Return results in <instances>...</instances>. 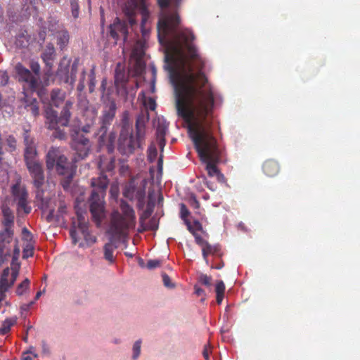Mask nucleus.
<instances>
[{
  "instance_id": "obj_1",
  "label": "nucleus",
  "mask_w": 360,
  "mask_h": 360,
  "mask_svg": "<svg viewBox=\"0 0 360 360\" xmlns=\"http://www.w3.org/2000/svg\"><path fill=\"white\" fill-rule=\"evenodd\" d=\"M214 94L202 71L188 74L176 86V108L178 115L188 124V129L200 160L205 163L210 177L219 182L224 176L217 165L223 160L224 150L217 143L212 131Z\"/></svg>"
},
{
  "instance_id": "obj_2",
  "label": "nucleus",
  "mask_w": 360,
  "mask_h": 360,
  "mask_svg": "<svg viewBox=\"0 0 360 360\" xmlns=\"http://www.w3.org/2000/svg\"><path fill=\"white\" fill-rule=\"evenodd\" d=\"M162 10L158 25V36L161 44H167L165 51V69L171 77L186 79L188 74L198 75L205 66L204 60L200 56L193 44L195 36L193 32L181 26V17L177 11L168 7L170 0H157Z\"/></svg>"
},
{
  "instance_id": "obj_3",
  "label": "nucleus",
  "mask_w": 360,
  "mask_h": 360,
  "mask_svg": "<svg viewBox=\"0 0 360 360\" xmlns=\"http://www.w3.org/2000/svg\"><path fill=\"white\" fill-rule=\"evenodd\" d=\"M120 209L122 214L117 211L112 214L108 230L110 237L103 247L104 258L110 264L115 262L113 252L118 248V243L135 226L136 217L133 208L127 202L122 201Z\"/></svg>"
},
{
  "instance_id": "obj_4",
  "label": "nucleus",
  "mask_w": 360,
  "mask_h": 360,
  "mask_svg": "<svg viewBox=\"0 0 360 360\" xmlns=\"http://www.w3.org/2000/svg\"><path fill=\"white\" fill-rule=\"evenodd\" d=\"M98 167L101 171V174L97 178L91 179V186L94 189L89 199V202L90 212L93 220L98 226L105 217L103 199L109 183L108 176L104 173L114 169V158H107L104 156H101L98 162Z\"/></svg>"
},
{
  "instance_id": "obj_5",
  "label": "nucleus",
  "mask_w": 360,
  "mask_h": 360,
  "mask_svg": "<svg viewBox=\"0 0 360 360\" xmlns=\"http://www.w3.org/2000/svg\"><path fill=\"white\" fill-rule=\"evenodd\" d=\"M150 119L148 111L141 112L135 123V137L129 127H122L118 138L117 149L125 155L134 153L136 148H142L146 136V124Z\"/></svg>"
},
{
  "instance_id": "obj_6",
  "label": "nucleus",
  "mask_w": 360,
  "mask_h": 360,
  "mask_svg": "<svg viewBox=\"0 0 360 360\" xmlns=\"http://www.w3.org/2000/svg\"><path fill=\"white\" fill-rule=\"evenodd\" d=\"M46 165L47 169L54 168L58 175L63 176L61 185L64 189H68L75 176L76 167L61 153L58 148L52 147L46 155Z\"/></svg>"
},
{
  "instance_id": "obj_7",
  "label": "nucleus",
  "mask_w": 360,
  "mask_h": 360,
  "mask_svg": "<svg viewBox=\"0 0 360 360\" xmlns=\"http://www.w3.org/2000/svg\"><path fill=\"white\" fill-rule=\"evenodd\" d=\"M137 9L138 2L136 0H127L122 8L127 22L119 18H115L113 22L109 25L108 36L114 39L115 43L119 40H122L123 42L127 41L129 33L128 24L131 27L136 24Z\"/></svg>"
},
{
  "instance_id": "obj_8",
  "label": "nucleus",
  "mask_w": 360,
  "mask_h": 360,
  "mask_svg": "<svg viewBox=\"0 0 360 360\" xmlns=\"http://www.w3.org/2000/svg\"><path fill=\"white\" fill-rule=\"evenodd\" d=\"M146 180L142 181L139 186H136L134 180H131L124 187L123 195L130 200H137V208L143 210L145 206Z\"/></svg>"
},
{
  "instance_id": "obj_9",
  "label": "nucleus",
  "mask_w": 360,
  "mask_h": 360,
  "mask_svg": "<svg viewBox=\"0 0 360 360\" xmlns=\"http://www.w3.org/2000/svg\"><path fill=\"white\" fill-rule=\"evenodd\" d=\"M15 71L19 82L23 84V89L32 92L37 91L39 85L38 77L33 75L31 71L26 68L22 63H18L15 66Z\"/></svg>"
},
{
  "instance_id": "obj_10",
  "label": "nucleus",
  "mask_w": 360,
  "mask_h": 360,
  "mask_svg": "<svg viewBox=\"0 0 360 360\" xmlns=\"http://www.w3.org/2000/svg\"><path fill=\"white\" fill-rule=\"evenodd\" d=\"M11 194L13 200L17 202L18 210H22L25 214H30L32 207L29 205L28 193L25 186L21 184V178L19 176L16 182L11 186Z\"/></svg>"
},
{
  "instance_id": "obj_11",
  "label": "nucleus",
  "mask_w": 360,
  "mask_h": 360,
  "mask_svg": "<svg viewBox=\"0 0 360 360\" xmlns=\"http://www.w3.org/2000/svg\"><path fill=\"white\" fill-rule=\"evenodd\" d=\"M71 136V147L75 151L78 158L84 159L87 157L91 148L89 139L85 137L79 131H74Z\"/></svg>"
},
{
  "instance_id": "obj_12",
  "label": "nucleus",
  "mask_w": 360,
  "mask_h": 360,
  "mask_svg": "<svg viewBox=\"0 0 360 360\" xmlns=\"http://www.w3.org/2000/svg\"><path fill=\"white\" fill-rule=\"evenodd\" d=\"M117 105L115 101H110L104 107L103 114L101 118V127L99 128L98 134L100 136L99 139H103L106 135L108 127L112 124L116 114Z\"/></svg>"
},
{
  "instance_id": "obj_13",
  "label": "nucleus",
  "mask_w": 360,
  "mask_h": 360,
  "mask_svg": "<svg viewBox=\"0 0 360 360\" xmlns=\"http://www.w3.org/2000/svg\"><path fill=\"white\" fill-rule=\"evenodd\" d=\"M23 141L25 146L24 151V160L25 165H29L38 162L37 160V150L34 143V140L31 137L30 130L24 128L23 129Z\"/></svg>"
},
{
  "instance_id": "obj_14",
  "label": "nucleus",
  "mask_w": 360,
  "mask_h": 360,
  "mask_svg": "<svg viewBox=\"0 0 360 360\" xmlns=\"http://www.w3.org/2000/svg\"><path fill=\"white\" fill-rule=\"evenodd\" d=\"M26 167L32 177L34 186L38 190L41 189L45 182V175L42 165L38 162Z\"/></svg>"
},
{
  "instance_id": "obj_15",
  "label": "nucleus",
  "mask_w": 360,
  "mask_h": 360,
  "mask_svg": "<svg viewBox=\"0 0 360 360\" xmlns=\"http://www.w3.org/2000/svg\"><path fill=\"white\" fill-rule=\"evenodd\" d=\"M77 65L78 63L77 61H75L71 67V75L69 76L68 75V65H65L64 68H63V63H60L58 70V75L60 77L62 80L65 83H69L72 87L73 86V84L76 79V72L77 70Z\"/></svg>"
},
{
  "instance_id": "obj_16",
  "label": "nucleus",
  "mask_w": 360,
  "mask_h": 360,
  "mask_svg": "<svg viewBox=\"0 0 360 360\" xmlns=\"http://www.w3.org/2000/svg\"><path fill=\"white\" fill-rule=\"evenodd\" d=\"M45 124L49 129H56L60 125L59 117L58 112L53 109H47L46 110V122Z\"/></svg>"
},
{
  "instance_id": "obj_17",
  "label": "nucleus",
  "mask_w": 360,
  "mask_h": 360,
  "mask_svg": "<svg viewBox=\"0 0 360 360\" xmlns=\"http://www.w3.org/2000/svg\"><path fill=\"white\" fill-rule=\"evenodd\" d=\"M73 103L71 101H67L63 108L60 115L59 116V123L62 127H67L69 124L71 112L70 110L72 108Z\"/></svg>"
},
{
  "instance_id": "obj_18",
  "label": "nucleus",
  "mask_w": 360,
  "mask_h": 360,
  "mask_svg": "<svg viewBox=\"0 0 360 360\" xmlns=\"http://www.w3.org/2000/svg\"><path fill=\"white\" fill-rule=\"evenodd\" d=\"M77 229L81 231L86 240L90 241L91 243H95L96 241V237L89 235L88 225L82 214L77 215Z\"/></svg>"
},
{
  "instance_id": "obj_19",
  "label": "nucleus",
  "mask_w": 360,
  "mask_h": 360,
  "mask_svg": "<svg viewBox=\"0 0 360 360\" xmlns=\"http://www.w3.org/2000/svg\"><path fill=\"white\" fill-rule=\"evenodd\" d=\"M56 57V50L53 45L49 43L46 45L45 50L41 54V58L46 66L51 68L53 66V61Z\"/></svg>"
},
{
  "instance_id": "obj_20",
  "label": "nucleus",
  "mask_w": 360,
  "mask_h": 360,
  "mask_svg": "<svg viewBox=\"0 0 360 360\" xmlns=\"http://www.w3.org/2000/svg\"><path fill=\"white\" fill-rule=\"evenodd\" d=\"M202 257L207 264L208 263L207 257L209 255H212L214 256H217V257H221L222 256L220 245H212L209 243H207L202 248Z\"/></svg>"
},
{
  "instance_id": "obj_21",
  "label": "nucleus",
  "mask_w": 360,
  "mask_h": 360,
  "mask_svg": "<svg viewBox=\"0 0 360 360\" xmlns=\"http://www.w3.org/2000/svg\"><path fill=\"white\" fill-rule=\"evenodd\" d=\"M144 54L143 44L140 41H137L132 50L131 56L136 58V65L140 70L143 68L142 58Z\"/></svg>"
},
{
  "instance_id": "obj_22",
  "label": "nucleus",
  "mask_w": 360,
  "mask_h": 360,
  "mask_svg": "<svg viewBox=\"0 0 360 360\" xmlns=\"http://www.w3.org/2000/svg\"><path fill=\"white\" fill-rule=\"evenodd\" d=\"M262 169L266 176L273 177L278 173L279 165L276 161L268 160L263 164Z\"/></svg>"
},
{
  "instance_id": "obj_23",
  "label": "nucleus",
  "mask_w": 360,
  "mask_h": 360,
  "mask_svg": "<svg viewBox=\"0 0 360 360\" xmlns=\"http://www.w3.org/2000/svg\"><path fill=\"white\" fill-rule=\"evenodd\" d=\"M2 214L3 220L1 224L3 226L13 229L15 217L13 211L8 206H3Z\"/></svg>"
},
{
  "instance_id": "obj_24",
  "label": "nucleus",
  "mask_w": 360,
  "mask_h": 360,
  "mask_svg": "<svg viewBox=\"0 0 360 360\" xmlns=\"http://www.w3.org/2000/svg\"><path fill=\"white\" fill-rule=\"evenodd\" d=\"M56 37V43L60 50H63L69 44L70 34L65 28H62L55 34Z\"/></svg>"
},
{
  "instance_id": "obj_25",
  "label": "nucleus",
  "mask_w": 360,
  "mask_h": 360,
  "mask_svg": "<svg viewBox=\"0 0 360 360\" xmlns=\"http://www.w3.org/2000/svg\"><path fill=\"white\" fill-rule=\"evenodd\" d=\"M51 105L58 107L65 99L66 94L60 89H53L50 94Z\"/></svg>"
},
{
  "instance_id": "obj_26",
  "label": "nucleus",
  "mask_w": 360,
  "mask_h": 360,
  "mask_svg": "<svg viewBox=\"0 0 360 360\" xmlns=\"http://www.w3.org/2000/svg\"><path fill=\"white\" fill-rule=\"evenodd\" d=\"M14 234L13 229L4 227L0 231V244L7 245L11 243Z\"/></svg>"
},
{
  "instance_id": "obj_27",
  "label": "nucleus",
  "mask_w": 360,
  "mask_h": 360,
  "mask_svg": "<svg viewBox=\"0 0 360 360\" xmlns=\"http://www.w3.org/2000/svg\"><path fill=\"white\" fill-rule=\"evenodd\" d=\"M225 284L223 281H217L215 284L216 300L218 304H221L225 292Z\"/></svg>"
},
{
  "instance_id": "obj_28",
  "label": "nucleus",
  "mask_w": 360,
  "mask_h": 360,
  "mask_svg": "<svg viewBox=\"0 0 360 360\" xmlns=\"http://www.w3.org/2000/svg\"><path fill=\"white\" fill-rule=\"evenodd\" d=\"M127 81V77L125 74V71L124 69H122L120 65L118 64L115 69V82L116 84H122L126 83Z\"/></svg>"
},
{
  "instance_id": "obj_29",
  "label": "nucleus",
  "mask_w": 360,
  "mask_h": 360,
  "mask_svg": "<svg viewBox=\"0 0 360 360\" xmlns=\"http://www.w3.org/2000/svg\"><path fill=\"white\" fill-rule=\"evenodd\" d=\"M17 318H8L4 321L1 326L0 327V335H6L8 333L13 326L16 323Z\"/></svg>"
},
{
  "instance_id": "obj_30",
  "label": "nucleus",
  "mask_w": 360,
  "mask_h": 360,
  "mask_svg": "<svg viewBox=\"0 0 360 360\" xmlns=\"http://www.w3.org/2000/svg\"><path fill=\"white\" fill-rule=\"evenodd\" d=\"M190 215V212L188 210L187 207L185 204L181 203L180 205V217L184 221L185 224L187 226V229L190 232H193V228L191 224V222L188 219V216Z\"/></svg>"
},
{
  "instance_id": "obj_31",
  "label": "nucleus",
  "mask_w": 360,
  "mask_h": 360,
  "mask_svg": "<svg viewBox=\"0 0 360 360\" xmlns=\"http://www.w3.org/2000/svg\"><path fill=\"white\" fill-rule=\"evenodd\" d=\"M48 30L53 34H55L59 32L62 28H65L63 25L58 23V21L53 18H50L48 21Z\"/></svg>"
},
{
  "instance_id": "obj_32",
  "label": "nucleus",
  "mask_w": 360,
  "mask_h": 360,
  "mask_svg": "<svg viewBox=\"0 0 360 360\" xmlns=\"http://www.w3.org/2000/svg\"><path fill=\"white\" fill-rule=\"evenodd\" d=\"M8 275V269H6L4 271L1 278L0 279V290L7 291L8 288L12 285L11 283H8L7 276Z\"/></svg>"
},
{
  "instance_id": "obj_33",
  "label": "nucleus",
  "mask_w": 360,
  "mask_h": 360,
  "mask_svg": "<svg viewBox=\"0 0 360 360\" xmlns=\"http://www.w3.org/2000/svg\"><path fill=\"white\" fill-rule=\"evenodd\" d=\"M25 107L27 108V110L30 111L32 115L34 117L39 115V109L37 101L35 98L32 99L30 103L25 105Z\"/></svg>"
},
{
  "instance_id": "obj_34",
  "label": "nucleus",
  "mask_w": 360,
  "mask_h": 360,
  "mask_svg": "<svg viewBox=\"0 0 360 360\" xmlns=\"http://www.w3.org/2000/svg\"><path fill=\"white\" fill-rule=\"evenodd\" d=\"M89 90L90 93H92L94 91L96 86V74H95V68L94 67L91 68L90 72L89 74Z\"/></svg>"
},
{
  "instance_id": "obj_35",
  "label": "nucleus",
  "mask_w": 360,
  "mask_h": 360,
  "mask_svg": "<svg viewBox=\"0 0 360 360\" xmlns=\"http://www.w3.org/2000/svg\"><path fill=\"white\" fill-rule=\"evenodd\" d=\"M30 285V280L25 278L21 283H20L15 290L18 295H22L28 289Z\"/></svg>"
},
{
  "instance_id": "obj_36",
  "label": "nucleus",
  "mask_w": 360,
  "mask_h": 360,
  "mask_svg": "<svg viewBox=\"0 0 360 360\" xmlns=\"http://www.w3.org/2000/svg\"><path fill=\"white\" fill-rule=\"evenodd\" d=\"M167 131V125L165 123H160L158 122V124L156 129V137L157 138H165Z\"/></svg>"
},
{
  "instance_id": "obj_37",
  "label": "nucleus",
  "mask_w": 360,
  "mask_h": 360,
  "mask_svg": "<svg viewBox=\"0 0 360 360\" xmlns=\"http://www.w3.org/2000/svg\"><path fill=\"white\" fill-rule=\"evenodd\" d=\"M6 143L9 148V151L12 152L16 149L17 141L13 135H9L6 137Z\"/></svg>"
},
{
  "instance_id": "obj_38",
  "label": "nucleus",
  "mask_w": 360,
  "mask_h": 360,
  "mask_svg": "<svg viewBox=\"0 0 360 360\" xmlns=\"http://www.w3.org/2000/svg\"><path fill=\"white\" fill-rule=\"evenodd\" d=\"M153 203H151L150 201L148 202L147 208L146 209V210L143 211V214L140 217L141 221L145 220L151 215L153 211Z\"/></svg>"
},
{
  "instance_id": "obj_39",
  "label": "nucleus",
  "mask_w": 360,
  "mask_h": 360,
  "mask_svg": "<svg viewBox=\"0 0 360 360\" xmlns=\"http://www.w3.org/2000/svg\"><path fill=\"white\" fill-rule=\"evenodd\" d=\"M199 282L207 288L212 285V277L206 274H201L198 278Z\"/></svg>"
},
{
  "instance_id": "obj_40",
  "label": "nucleus",
  "mask_w": 360,
  "mask_h": 360,
  "mask_svg": "<svg viewBox=\"0 0 360 360\" xmlns=\"http://www.w3.org/2000/svg\"><path fill=\"white\" fill-rule=\"evenodd\" d=\"M72 15L75 18H77L79 13V7L77 0H70Z\"/></svg>"
},
{
  "instance_id": "obj_41",
  "label": "nucleus",
  "mask_w": 360,
  "mask_h": 360,
  "mask_svg": "<svg viewBox=\"0 0 360 360\" xmlns=\"http://www.w3.org/2000/svg\"><path fill=\"white\" fill-rule=\"evenodd\" d=\"M30 68L31 69V72L40 79V65L39 63L37 61H32L30 63Z\"/></svg>"
},
{
  "instance_id": "obj_42",
  "label": "nucleus",
  "mask_w": 360,
  "mask_h": 360,
  "mask_svg": "<svg viewBox=\"0 0 360 360\" xmlns=\"http://www.w3.org/2000/svg\"><path fill=\"white\" fill-rule=\"evenodd\" d=\"M148 160L150 162L154 161L158 155V151H157L155 146L153 144H151L148 149Z\"/></svg>"
},
{
  "instance_id": "obj_43",
  "label": "nucleus",
  "mask_w": 360,
  "mask_h": 360,
  "mask_svg": "<svg viewBox=\"0 0 360 360\" xmlns=\"http://www.w3.org/2000/svg\"><path fill=\"white\" fill-rule=\"evenodd\" d=\"M141 340H137L135 342L134 346H133V359L135 360L136 359L141 352Z\"/></svg>"
},
{
  "instance_id": "obj_44",
  "label": "nucleus",
  "mask_w": 360,
  "mask_h": 360,
  "mask_svg": "<svg viewBox=\"0 0 360 360\" xmlns=\"http://www.w3.org/2000/svg\"><path fill=\"white\" fill-rule=\"evenodd\" d=\"M195 238V243L202 247V248L208 243L207 241L205 240L201 236L196 233L195 231L193 229V232H191Z\"/></svg>"
},
{
  "instance_id": "obj_45",
  "label": "nucleus",
  "mask_w": 360,
  "mask_h": 360,
  "mask_svg": "<svg viewBox=\"0 0 360 360\" xmlns=\"http://www.w3.org/2000/svg\"><path fill=\"white\" fill-rule=\"evenodd\" d=\"M161 263H162L161 260H159V259H150V260L148 261L147 264H146V267L148 269H154L155 268H158V267L160 266Z\"/></svg>"
},
{
  "instance_id": "obj_46",
  "label": "nucleus",
  "mask_w": 360,
  "mask_h": 360,
  "mask_svg": "<svg viewBox=\"0 0 360 360\" xmlns=\"http://www.w3.org/2000/svg\"><path fill=\"white\" fill-rule=\"evenodd\" d=\"M85 77H86V71L83 70L81 74V77L79 79V82L77 85V89L78 91L82 92L85 88Z\"/></svg>"
},
{
  "instance_id": "obj_47",
  "label": "nucleus",
  "mask_w": 360,
  "mask_h": 360,
  "mask_svg": "<svg viewBox=\"0 0 360 360\" xmlns=\"http://www.w3.org/2000/svg\"><path fill=\"white\" fill-rule=\"evenodd\" d=\"M162 281H163L164 285L165 287L169 288H172L174 287V284L172 282L169 276L167 274L163 273L162 274Z\"/></svg>"
},
{
  "instance_id": "obj_48",
  "label": "nucleus",
  "mask_w": 360,
  "mask_h": 360,
  "mask_svg": "<svg viewBox=\"0 0 360 360\" xmlns=\"http://www.w3.org/2000/svg\"><path fill=\"white\" fill-rule=\"evenodd\" d=\"M76 229L75 223H74L73 226L70 230V235L72 240V243L75 245L78 242L77 231Z\"/></svg>"
},
{
  "instance_id": "obj_49",
  "label": "nucleus",
  "mask_w": 360,
  "mask_h": 360,
  "mask_svg": "<svg viewBox=\"0 0 360 360\" xmlns=\"http://www.w3.org/2000/svg\"><path fill=\"white\" fill-rule=\"evenodd\" d=\"M145 105L150 110H155L156 108L155 101L153 98L150 97L145 102Z\"/></svg>"
},
{
  "instance_id": "obj_50",
  "label": "nucleus",
  "mask_w": 360,
  "mask_h": 360,
  "mask_svg": "<svg viewBox=\"0 0 360 360\" xmlns=\"http://www.w3.org/2000/svg\"><path fill=\"white\" fill-rule=\"evenodd\" d=\"M203 182L205 184H206L207 187L211 191H214L217 188V185L214 183L207 181V178L205 176L203 177Z\"/></svg>"
},
{
  "instance_id": "obj_51",
  "label": "nucleus",
  "mask_w": 360,
  "mask_h": 360,
  "mask_svg": "<svg viewBox=\"0 0 360 360\" xmlns=\"http://www.w3.org/2000/svg\"><path fill=\"white\" fill-rule=\"evenodd\" d=\"M122 122V127L124 126L126 127H127L128 122H129V112L128 111H124L123 112Z\"/></svg>"
},
{
  "instance_id": "obj_52",
  "label": "nucleus",
  "mask_w": 360,
  "mask_h": 360,
  "mask_svg": "<svg viewBox=\"0 0 360 360\" xmlns=\"http://www.w3.org/2000/svg\"><path fill=\"white\" fill-rule=\"evenodd\" d=\"M58 128V127H57ZM56 130V132H55V137L56 138H58L59 139H64L66 136L65 135V133L58 129H55Z\"/></svg>"
},
{
  "instance_id": "obj_53",
  "label": "nucleus",
  "mask_w": 360,
  "mask_h": 360,
  "mask_svg": "<svg viewBox=\"0 0 360 360\" xmlns=\"http://www.w3.org/2000/svg\"><path fill=\"white\" fill-rule=\"evenodd\" d=\"M9 77L6 72H4L1 75V81L0 83L1 85L5 86L8 82Z\"/></svg>"
},
{
  "instance_id": "obj_54",
  "label": "nucleus",
  "mask_w": 360,
  "mask_h": 360,
  "mask_svg": "<svg viewBox=\"0 0 360 360\" xmlns=\"http://www.w3.org/2000/svg\"><path fill=\"white\" fill-rule=\"evenodd\" d=\"M210 352V348L207 345H205L204 349L202 351V355L205 360H210L209 353Z\"/></svg>"
},
{
  "instance_id": "obj_55",
  "label": "nucleus",
  "mask_w": 360,
  "mask_h": 360,
  "mask_svg": "<svg viewBox=\"0 0 360 360\" xmlns=\"http://www.w3.org/2000/svg\"><path fill=\"white\" fill-rule=\"evenodd\" d=\"M19 272L18 270H13L11 273V285H13L15 281H16L18 276Z\"/></svg>"
},
{
  "instance_id": "obj_56",
  "label": "nucleus",
  "mask_w": 360,
  "mask_h": 360,
  "mask_svg": "<svg viewBox=\"0 0 360 360\" xmlns=\"http://www.w3.org/2000/svg\"><path fill=\"white\" fill-rule=\"evenodd\" d=\"M157 141L161 150L162 151L165 146V138H157Z\"/></svg>"
},
{
  "instance_id": "obj_57",
  "label": "nucleus",
  "mask_w": 360,
  "mask_h": 360,
  "mask_svg": "<svg viewBox=\"0 0 360 360\" xmlns=\"http://www.w3.org/2000/svg\"><path fill=\"white\" fill-rule=\"evenodd\" d=\"M194 288H195V293L198 296L205 295V291L203 289L198 287L197 285H195Z\"/></svg>"
},
{
  "instance_id": "obj_58",
  "label": "nucleus",
  "mask_w": 360,
  "mask_h": 360,
  "mask_svg": "<svg viewBox=\"0 0 360 360\" xmlns=\"http://www.w3.org/2000/svg\"><path fill=\"white\" fill-rule=\"evenodd\" d=\"M91 127V124L88 123L86 125H84V127H82V129L79 130V131H81L82 134V132L89 133L90 131Z\"/></svg>"
},
{
  "instance_id": "obj_59",
  "label": "nucleus",
  "mask_w": 360,
  "mask_h": 360,
  "mask_svg": "<svg viewBox=\"0 0 360 360\" xmlns=\"http://www.w3.org/2000/svg\"><path fill=\"white\" fill-rule=\"evenodd\" d=\"M106 85H107L106 79H103L101 86H100V90L102 91V94L105 93V89H106Z\"/></svg>"
},
{
  "instance_id": "obj_60",
  "label": "nucleus",
  "mask_w": 360,
  "mask_h": 360,
  "mask_svg": "<svg viewBox=\"0 0 360 360\" xmlns=\"http://www.w3.org/2000/svg\"><path fill=\"white\" fill-rule=\"evenodd\" d=\"M33 255V250L32 249L31 250H25L23 251V257H32Z\"/></svg>"
},
{
  "instance_id": "obj_61",
  "label": "nucleus",
  "mask_w": 360,
  "mask_h": 360,
  "mask_svg": "<svg viewBox=\"0 0 360 360\" xmlns=\"http://www.w3.org/2000/svg\"><path fill=\"white\" fill-rule=\"evenodd\" d=\"M54 217V211L53 210H50L49 214L46 217V219L48 221H51Z\"/></svg>"
},
{
  "instance_id": "obj_62",
  "label": "nucleus",
  "mask_w": 360,
  "mask_h": 360,
  "mask_svg": "<svg viewBox=\"0 0 360 360\" xmlns=\"http://www.w3.org/2000/svg\"><path fill=\"white\" fill-rule=\"evenodd\" d=\"M224 266V263L223 261H221L219 264H215L214 266H212V269H221Z\"/></svg>"
},
{
  "instance_id": "obj_63",
  "label": "nucleus",
  "mask_w": 360,
  "mask_h": 360,
  "mask_svg": "<svg viewBox=\"0 0 360 360\" xmlns=\"http://www.w3.org/2000/svg\"><path fill=\"white\" fill-rule=\"evenodd\" d=\"M88 112H90L91 115V117H92V119H91V124L94 123V122L96 120V112L95 110H91V111H89Z\"/></svg>"
},
{
  "instance_id": "obj_64",
  "label": "nucleus",
  "mask_w": 360,
  "mask_h": 360,
  "mask_svg": "<svg viewBox=\"0 0 360 360\" xmlns=\"http://www.w3.org/2000/svg\"><path fill=\"white\" fill-rule=\"evenodd\" d=\"M6 245L0 244V257L3 256L4 254V250H5Z\"/></svg>"
}]
</instances>
